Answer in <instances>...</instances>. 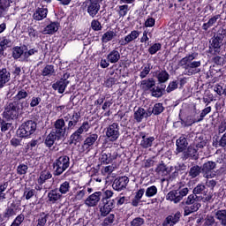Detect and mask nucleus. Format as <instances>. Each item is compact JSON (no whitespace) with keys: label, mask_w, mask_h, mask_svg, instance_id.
Wrapping results in <instances>:
<instances>
[{"label":"nucleus","mask_w":226,"mask_h":226,"mask_svg":"<svg viewBox=\"0 0 226 226\" xmlns=\"http://www.w3.org/2000/svg\"><path fill=\"white\" fill-rule=\"evenodd\" d=\"M79 121H80V111H73L72 114H67L62 118H57L51 132L63 139L66 137V133L75 130Z\"/></svg>","instance_id":"1"},{"label":"nucleus","mask_w":226,"mask_h":226,"mask_svg":"<svg viewBox=\"0 0 226 226\" xmlns=\"http://www.w3.org/2000/svg\"><path fill=\"white\" fill-rule=\"evenodd\" d=\"M167 86L165 84H162L156 87V80L153 78H148L147 79H143L140 81V89L144 91V93L151 94L153 98H162L165 94V89Z\"/></svg>","instance_id":"2"},{"label":"nucleus","mask_w":226,"mask_h":226,"mask_svg":"<svg viewBox=\"0 0 226 226\" xmlns=\"http://www.w3.org/2000/svg\"><path fill=\"white\" fill-rule=\"evenodd\" d=\"M226 43V28L220 26L210 40L209 52L216 56L222 52V46Z\"/></svg>","instance_id":"3"},{"label":"nucleus","mask_w":226,"mask_h":226,"mask_svg":"<svg viewBox=\"0 0 226 226\" xmlns=\"http://www.w3.org/2000/svg\"><path fill=\"white\" fill-rule=\"evenodd\" d=\"M21 206L22 200L19 199L13 200L11 203L9 202L3 213H0V225H6L11 218L17 216V213L22 209Z\"/></svg>","instance_id":"4"},{"label":"nucleus","mask_w":226,"mask_h":226,"mask_svg":"<svg viewBox=\"0 0 226 226\" xmlns=\"http://www.w3.org/2000/svg\"><path fill=\"white\" fill-rule=\"evenodd\" d=\"M195 57H197V55H195V53H192L187 55L179 61L180 66H183V68H185L187 75L189 76L195 75V73H199V72H200L199 68H200L201 63L200 61H193Z\"/></svg>","instance_id":"5"},{"label":"nucleus","mask_w":226,"mask_h":226,"mask_svg":"<svg viewBox=\"0 0 226 226\" xmlns=\"http://www.w3.org/2000/svg\"><path fill=\"white\" fill-rule=\"evenodd\" d=\"M38 128V124L34 120H26L19 125L16 131V135L19 139H31L32 135H34Z\"/></svg>","instance_id":"6"},{"label":"nucleus","mask_w":226,"mask_h":226,"mask_svg":"<svg viewBox=\"0 0 226 226\" xmlns=\"http://www.w3.org/2000/svg\"><path fill=\"white\" fill-rule=\"evenodd\" d=\"M24 108H21L17 102L12 101L7 102L4 106L2 117L4 119H5V121H15V119H19L20 110H22Z\"/></svg>","instance_id":"7"},{"label":"nucleus","mask_w":226,"mask_h":226,"mask_svg":"<svg viewBox=\"0 0 226 226\" xmlns=\"http://www.w3.org/2000/svg\"><path fill=\"white\" fill-rule=\"evenodd\" d=\"M200 200V196H196L193 192L190 194L186 199L183 200V204L185 205L184 207V216H190L192 213H197L201 207V204L199 202Z\"/></svg>","instance_id":"8"},{"label":"nucleus","mask_w":226,"mask_h":226,"mask_svg":"<svg viewBox=\"0 0 226 226\" xmlns=\"http://www.w3.org/2000/svg\"><path fill=\"white\" fill-rule=\"evenodd\" d=\"M70 168V156L61 155L53 162L54 176H61Z\"/></svg>","instance_id":"9"},{"label":"nucleus","mask_w":226,"mask_h":226,"mask_svg":"<svg viewBox=\"0 0 226 226\" xmlns=\"http://www.w3.org/2000/svg\"><path fill=\"white\" fill-rule=\"evenodd\" d=\"M188 192H190L188 187L170 191L166 195V200H170V202L174 204H179L180 200L188 195Z\"/></svg>","instance_id":"10"},{"label":"nucleus","mask_w":226,"mask_h":226,"mask_svg":"<svg viewBox=\"0 0 226 226\" xmlns=\"http://www.w3.org/2000/svg\"><path fill=\"white\" fill-rule=\"evenodd\" d=\"M102 3H103V0H85L83 4L89 17L94 19L98 15L100 8H102Z\"/></svg>","instance_id":"11"},{"label":"nucleus","mask_w":226,"mask_h":226,"mask_svg":"<svg viewBox=\"0 0 226 226\" xmlns=\"http://www.w3.org/2000/svg\"><path fill=\"white\" fill-rule=\"evenodd\" d=\"M216 162L213 161H207L204 162L201 166V174L203 177L207 179H213L216 177Z\"/></svg>","instance_id":"12"},{"label":"nucleus","mask_w":226,"mask_h":226,"mask_svg":"<svg viewBox=\"0 0 226 226\" xmlns=\"http://www.w3.org/2000/svg\"><path fill=\"white\" fill-rule=\"evenodd\" d=\"M119 130L120 127L117 123H113L105 128V135L109 142H116V140L119 139V136L121 135Z\"/></svg>","instance_id":"13"},{"label":"nucleus","mask_w":226,"mask_h":226,"mask_svg":"<svg viewBox=\"0 0 226 226\" xmlns=\"http://www.w3.org/2000/svg\"><path fill=\"white\" fill-rule=\"evenodd\" d=\"M182 161L186 162V160H199V150L195 147V145L190 144L185 151L182 154Z\"/></svg>","instance_id":"14"},{"label":"nucleus","mask_w":226,"mask_h":226,"mask_svg":"<svg viewBox=\"0 0 226 226\" xmlns=\"http://www.w3.org/2000/svg\"><path fill=\"white\" fill-rule=\"evenodd\" d=\"M101 216H107L110 215V211L116 207V200H102V203L99 205Z\"/></svg>","instance_id":"15"},{"label":"nucleus","mask_w":226,"mask_h":226,"mask_svg":"<svg viewBox=\"0 0 226 226\" xmlns=\"http://www.w3.org/2000/svg\"><path fill=\"white\" fill-rule=\"evenodd\" d=\"M139 139H141L139 146L142 149H149V147H153V142L156 140L154 136H149V133L146 132H139Z\"/></svg>","instance_id":"16"},{"label":"nucleus","mask_w":226,"mask_h":226,"mask_svg":"<svg viewBox=\"0 0 226 226\" xmlns=\"http://www.w3.org/2000/svg\"><path fill=\"white\" fill-rule=\"evenodd\" d=\"M183 215L179 212L177 211L175 214L168 215L165 220L162 222V226H174L177 225V223H179L181 222Z\"/></svg>","instance_id":"17"},{"label":"nucleus","mask_w":226,"mask_h":226,"mask_svg":"<svg viewBox=\"0 0 226 226\" xmlns=\"http://www.w3.org/2000/svg\"><path fill=\"white\" fill-rule=\"evenodd\" d=\"M128 183H130V179L128 178V177H119L118 178H116L113 182V190H116L117 192H121L122 190H124L126 188Z\"/></svg>","instance_id":"18"},{"label":"nucleus","mask_w":226,"mask_h":226,"mask_svg":"<svg viewBox=\"0 0 226 226\" xmlns=\"http://www.w3.org/2000/svg\"><path fill=\"white\" fill-rule=\"evenodd\" d=\"M176 146L177 148L175 150L176 154H179L186 151L188 147V139L185 137V135H181L177 140H176Z\"/></svg>","instance_id":"19"},{"label":"nucleus","mask_w":226,"mask_h":226,"mask_svg":"<svg viewBox=\"0 0 226 226\" xmlns=\"http://www.w3.org/2000/svg\"><path fill=\"white\" fill-rule=\"evenodd\" d=\"M96 140H98V134L96 133H89L86 137L85 140L83 141V149L85 151H89L92 149L93 146L96 144Z\"/></svg>","instance_id":"20"},{"label":"nucleus","mask_w":226,"mask_h":226,"mask_svg":"<svg viewBox=\"0 0 226 226\" xmlns=\"http://www.w3.org/2000/svg\"><path fill=\"white\" fill-rule=\"evenodd\" d=\"M59 22L58 21H49V23L43 28V34H56L59 31Z\"/></svg>","instance_id":"21"},{"label":"nucleus","mask_w":226,"mask_h":226,"mask_svg":"<svg viewBox=\"0 0 226 226\" xmlns=\"http://www.w3.org/2000/svg\"><path fill=\"white\" fill-rule=\"evenodd\" d=\"M49 15V9L45 6L38 7L33 14L34 20H43Z\"/></svg>","instance_id":"22"},{"label":"nucleus","mask_w":226,"mask_h":226,"mask_svg":"<svg viewBox=\"0 0 226 226\" xmlns=\"http://www.w3.org/2000/svg\"><path fill=\"white\" fill-rule=\"evenodd\" d=\"M11 80V74L9 72L8 69H0V89H3L8 82Z\"/></svg>","instance_id":"23"},{"label":"nucleus","mask_w":226,"mask_h":226,"mask_svg":"<svg viewBox=\"0 0 226 226\" xmlns=\"http://www.w3.org/2000/svg\"><path fill=\"white\" fill-rule=\"evenodd\" d=\"M102 192H95L92 195H90L87 200H85V204L87 206H89V207H94L98 202H100V200L102 199Z\"/></svg>","instance_id":"24"},{"label":"nucleus","mask_w":226,"mask_h":226,"mask_svg":"<svg viewBox=\"0 0 226 226\" xmlns=\"http://www.w3.org/2000/svg\"><path fill=\"white\" fill-rule=\"evenodd\" d=\"M149 116H151V113L148 114L147 112H146V109L144 108L139 107L138 109L134 111L133 119L136 123H142L144 118H147L149 117Z\"/></svg>","instance_id":"25"},{"label":"nucleus","mask_w":226,"mask_h":226,"mask_svg":"<svg viewBox=\"0 0 226 226\" xmlns=\"http://www.w3.org/2000/svg\"><path fill=\"white\" fill-rule=\"evenodd\" d=\"M27 96H29V93L26 92V89L21 88L20 90L18 91L17 94L13 97V101L12 102H16L17 103H19V105L21 108H24V100H26L27 98Z\"/></svg>","instance_id":"26"},{"label":"nucleus","mask_w":226,"mask_h":226,"mask_svg":"<svg viewBox=\"0 0 226 226\" xmlns=\"http://www.w3.org/2000/svg\"><path fill=\"white\" fill-rule=\"evenodd\" d=\"M62 197L63 195L61 192H57V189L50 190L48 192V202H49V204H56L61 200Z\"/></svg>","instance_id":"27"},{"label":"nucleus","mask_w":226,"mask_h":226,"mask_svg":"<svg viewBox=\"0 0 226 226\" xmlns=\"http://www.w3.org/2000/svg\"><path fill=\"white\" fill-rule=\"evenodd\" d=\"M56 140H63L57 134L52 132V131L49 132V134L46 137L44 140V145L46 147H52L54 144H56Z\"/></svg>","instance_id":"28"},{"label":"nucleus","mask_w":226,"mask_h":226,"mask_svg":"<svg viewBox=\"0 0 226 226\" xmlns=\"http://www.w3.org/2000/svg\"><path fill=\"white\" fill-rule=\"evenodd\" d=\"M220 19H222V15H220V14L212 16L210 19H208V21L207 23H204L201 26V29L203 31H208L210 29V27H213V26H215L216 24V22H218V20H220Z\"/></svg>","instance_id":"29"},{"label":"nucleus","mask_w":226,"mask_h":226,"mask_svg":"<svg viewBox=\"0 0 226 226\" xmlns=\"http://www.w3.org/2000/svg\"><path fill=\"white\" fill-rule=\"evenodd\" d=\"M68 82L59 79L52 85V88L54 91H57L59 94H63V93H64L66 90V87H68Z\"/></svg>","instance_id":"30"},{"label":"nucleus","mask_w":226,"mask_h":226,"mask_svg":"<svg viewBox=\"0 0 226 226\" xmlns=\"http://www.w3.org/2000/svg\"><path fill=\"white\" fill-rule=\"evenodd\" d=\"M155 75L160 86H162V84H165V82L170 79V75L166 70L157 71Z\"/></svg>","instance_id":"31"},{"label":"nucleus","mask_w":226,"mask_h":226,"mask_svg":"<svg viewBox=\"0 0 226 226\" xmlns=\"http://www.w3.org/2000/svg\"><path fill=\"white\" fill-rule=\"evenodd\" d=\"M52 177V173L49 170H42L40 173V176L37 179V183L38 185H40V186H42L43 185H45V183H47V181H49V179H51Z\"/></svg>","instance_id":"32"},{"label":"nucleus","mask_w":226,"mask_h":226,"mask_svg":"<svg viewBox=\"0 0 226 226\" xmlns=\"http://www.w3.org/2000/svg\"><path fill=\"white\" fill-rule=\"evenodd\" d=\"M107 59L111 64H116L121 59V54H119L117 49H113L107 55Z\"/></svg>","instance_id":"33"},{"label":"nucleus","mask_w":226,"mask_h":226,"mask_svg":"<svg viewBox=\"0 0 226 226\" xmlns=\"http://www.w3.org/2000/svg\"><path fill=\"white\" fill-rule=\"evenodd\" d=\"M117 36V34L112 30H109L106 33H104L101 38V41L102 43H109V41H112L114 38Z\"/></svg>","instance_id":"34"},{"label":"nucleus","mask_w":226,"mask_h":226,"mask_svg":"<svg viewBox=\"0 0 226 226\" xmlns=\"http://www.w3.org/2000/svg\"><path fill=\"white\" fill-rule=\"evenodd\" d=\"M116 160V156H112L110 153H102L100 158L102 165H109V163H112Z\"/></svg>","instance_id":"35"},{"label":"nucleus","mask_w":226,"mask_h":226,"mask_svg":"<svg viewBox=\"0 0 226 226\" xmlns=\"http://www.w3.org/2000/svg\"><path fill=\"white\" fill-rule=\"evenodd\" d=\"M215 218L222 226H226V209H219L215 212Z\"/></svg>","instance_id":"36"},{"label":"nucleus","mask_w":226,"mask_h":226,"mask_svg":"<svg viewBox=\"0 0 226 226\" xmlns=\"http://www.w3.org/2000/svg\"><path fill=\"white\" fill-rule=\"evenodd\" d=\"M200 173H202V168L199 165H194L190 168L189 170V177H192V179H195V177H199L200 176Z\"/></svg>","instance_id":"37"},{"label":"nucleus","mask_w":226,"mask_h":226,"mask_svg":"<svg viewBox=\"0 0 226 226\" xmlns=\"http://www.w3.org/2000/svg\"><path fill=\"white\" fill-rule=\"evenodd\" d=\"M211 112V106H207L204 109H202L201 113L200 114L199 117L196 118L192 119L191 124H193L195 123H200L201 121H204V117L207 116Z\"/></svg>","instance_id":"38"},{"label":"nucleus","mask_w":226,"mask_h":226,"mask_svg":"<svg viewBox=\"0 0 226 226\" xmlns=\"http://www.w3.org/2000/svg\"><path fill=\"white\" fill-rule=\"evenodd\" d=\"M56 73V69L54 65L47 64L41 71L42 77H52Z\"/></svg>","instance_id":"39"},{"label":"nucleus","mask_w":226,"mask_h":226,"mask_svg":"<svg viewBox=\"0 0 226 226\" xmlns=\"http://www.w3.org/2000/svg\"><path fill=\"white\" fill-rule=\"evenodd\" d=\"M82 140V133L79 132L77 129L71 136H70V144H77Z\"/></svg>","instance_id":"40"},{"label":"nucleus","mask_w":226,"mask_h":226,"mask_svg":"<svg viewBox=\"0 0 226 226\" xmlns=\"http://www.w3.org/2000/svg\"><path fill=\"white\" fill-rule=\"evenodd\" d=\"M47 220H49V214H45V212H41L39 215V218L36 220L35 226H45L47 225Z\"/></svg>","instance_id":"41"},{"label":"nucleus","mask_w":226,"mask_h":226,"mask_svg":"<svg viewBox=\"0 0 226 226\" xmlns=\"http://www.w3.org/2000/svg\"><path fill=\"white\" fill-rule=\"evenodd\" d=\"M192 193L196 196L207 193V187H206L203 184H198L197 186L192 190Z\"/></svg>","instance_id":"42"},{"label":"nucleus","mask_w":226,"mask_h":226,"mask_svg":"<svg viewBox=\"0 0 226 226\" xmlns=\"http://www.w3.org/2000/svg\"><path fill=\"white\" fill-rule=\"evenodd\" d=\"M72 186L70 185V181H64L63 182L59 188H58V192L62 194V195H66V193H68L71 190Z\"/></svg>","instance_id":"43"},{"label":"nucleus","mask_w":226,"mask_h":226,"mask_svg":"<svg viewBox=\"0 0 226 226\" xmlns=\"http://www.w3.org/2000/svg\"><path fill=\"white\" fill-rule=\"evenodd\" d=\"M117 11L119 17H126V15H128V11H130V7L128 4L118 5L117 7Z\"/></svg>","instance_id":"44"},{"label":"nucleus","mask_w":226,"mask_h":226,"mask_svg":"<svg viewBox=\"0 0 226 226\" xmlns=\"http://www.w3.org/2000/svg\"><path fill=\"white\" fill-rule=\"evenodd\" d=\"M163 110H165V107H163V103L157 102L153 107L152 114H154V116H160V114H162Z\"/></svg>","instance_id":"45"},{"label":"nucleus","mask_w":226,"mask_h":226,"mask_svg":"<svg viewBox=\"0 0 226 226\" xmlns=\"http://www.w3.org/2000/svg\"><path fill=\"white\" fill-rule=\"evenodd\" d=\"M159 50H162V43L155 42L148 48L147 52L150 56H154Z\"/></svg>","instance_id":"46"},{"label":"nucleus","mask_w":226,"mask_h":226,"mask_svg":"<svg viewBox=\"0 0 226 226\" xmlns=\"http://www.w3.org/2000/svg\"><path fill=\"white\" fill-rule=\"evenodd\" d=\"M25 52L22 51V48H20L19 46H15L12 49V57L13 59H20V57H22V56H24Z\"/></svg>","instance_id":"47"},{"label":"nucleus","mask_w":226,"mask_h":226,"mask_svg":"<svg viewBox=\"0 0 226 226\" xmlns=\"http://www.w3.org/2000/svg\"><path fill=\"white\" fill-rule=\"evenodd\" d=\"M25 220L26 216L24 215V214H19L15 217L10 226H20L22 225V223H24Z\"/></svg>","instance_id":"48"},{"label":"nucleus","mask_w":226,"mask_h":226,"mask_svg":"<svg viewBox=\"0 0 226 226\" xmlns=\"http://www.w3.org/2000/svg\"><path fill=\"white\" fill-rule=\"evenodd\" d=\"M156 193H158V188L156 187V185H151L147 187L145 192V195L147 198L154 197Z\"/></svg>","instance_id":"49"},{"label":"nucleus","mask_w":226,"mask_h":226,"mask_svg":"<svg viewBox=\"0 0 226 226\" xmlns=\"http://www.w3.org/2000/svg\"><path fill=\"white\" fill-rule=\"evenodd\" d=\"M16 170L18 176H26L27 170H29V167L26 164L19 163Z\"/></svg>","instance_id":"50"},{"label":"nucleus","mask_w":226,"mask_h":226,"mask_svg":"<svg viewBox=\"0 0 226 226\" xmlns=\"http://www.w3.org/2000/svg\"><path fill=\"white\" fill-rule=\"evenodd\" d=\"M11 127V124L7 123L4 117L2 118L0 117V129L2 133H6V132H8Z\"/></svg>","instance_id":"51"},{"label":"nucleus","mask_w":226,"mask_h":226,"mask_svg":"<svg viewBox=\"0 0 226 226\" xmlns=\"http://www.w3.org/2000/svg\"><path fill=\"white\" fill-rule=\"evenodd\" d=\"M206 140L201 138H198L195 139V141L192 143V145L195 146L196 149L199 151V149H204L206 147Z\"/></svg>","instance_id":"52"},{"label":"nucleus","mask_w":226,"mask_h":226,"mask_svg":"<svg viewBox=\"0 0 226 226\" xmlns=\"http://www.w3.org/2000/svg\"><path fill=\"white\" fill-rule=\"evenodd\" d=\"M144 223H146V220L140 216H138L130 222V226H142Z\"/></svg>","instance_id":"53"},{"label":"nucleus","mask_w":226,"mask_h":226,"mask_svg":"<svg viewBox=\"0 0 226 226\" xmlns=\"http://www.w3.org/2000/svg\"><path fill=\"white\" fill-rule=\"evenodd\" d=\"M114 220H116V215L114 214H110L103 220L102 226H112Z\"/></svg>","instance_id":"54"},{"label":"nucleus","mask_w":226,"mask_h":226,"mask_svg":"<svg viewBox=\"0 0 226 226\" xmlns=\"http://www.w3.org/2000/svg\"><path fill=\"white\" fill-rule=\"evenodd\" d=\"M91 129V124H89L88 121H84L82 124L78 128L79 132L81 133H87Z\"/></svg>","instance_id":"55"},{"label":"nucleus","mask_w":226,"mask_h":226,"mask_svg":"<svg viewBox=\"0 0 226 226\" xmlns=\"http://www.w3.org/2000/svg\"><path fill=\"white\" fill-rule=\"evenodd\" d=\"M35 193L36 191L34 189L26 188L24 191V197L26 200H29L30 199H33V197H34Z\"/></svg>","instance_id":"56"},{"label":"nucleus","mask_w":226,"mask_h":226,"mask_svg":"<svg viewBox=\"0 0 226 226\" xmlns=\"http://www.w3.org/2000/svg\"><path fill=\"white\" fill-rule=\"evenodd\" d=\"M132 39L130 36V34L125 35L124 37H122L119 41L118 43L121 47H126V45H128V43H132Z\"/></svg>","instance_id":"57"},{"label":"nucleus","mask_w":226,"mask_h":226,"mask_svg":"<svg viewBox=\"0 0 226 226\" xmlns=\"http://www.w3.org/2000/svg\"><path fill=\"white\" fill-rule=\"evenodd\" d=\"M91 27H92L93 31H102V29H103L102 23L99 22L98 19H93L91 21Z\"/></svg>","instance_id":"58"},{"label":"nucleus","mask_w":226,"mask_h":226,"mask_svg":"<svg viewBox=\"0 0 226 226\" xmlns=\"http://www.w3.org/2000/svg\"><path fill=\"white\" fill-rule=\"evenodd\" d=\"M12 42L10 39H7L6 37H4L3 40L0 41V47L6 50V49L11 47Z\"/></svg>","instance_id":"59"},{"label":"nucleus","mask_w":226,"mask_h":226,"mask_svg":"<svg viewBox=\"0 0 226 226\" xmlns=\"http://www.w3.org/2000/svg\"><path fill=\"white\" fill-rule=\"evenodd\" d=\"M177 86H179V82H177V80L170 81L166 88V93H172V91H176V89H177Z\"/></svg>","instance_id":"60"},{"label":"nucleus","mask_w":226,"mask_h":226,"mask_svg":"<svg viewBox=\"0 0 226 226\" xmlns=\"http://www.w3.org/2000/svg\"><path fill=\"white\" fill-rule=\"evenodd\" d=\"M10 8V0H0V13H4Z\"/></svg>","instance_id":"61"},{"label":"nucleus","mask_w":226,"mask_h":226,"mask_svg":"<svg viewBox=\"0 0 226 226\" xmlns=\"http://www.w3.org/2000/svg\"><path fill=\"white\" fill-rule=\"evenodd\" d=\"M212 61L213 63H215V64H217L219 66H223V64H225V58L218 55H215V56L212 58Z\"/></svg>","instance_id":"62"},{"label":"nucleus","mask_w":226,"mask_h":226,"mask_svg":"<svg viewBox=\"0 0 226 226\" xmlns=\"http://www.w3.org/2000/svg\"><path fill=\"white\" fill-rule=\"evenodd\" d=\"M155 170L158 174H162V176H167V174H169V171H167V166L164 163L159 164Z\"/></svg>","instance_id":"63"},{"label":"nucleus","mask_w":226,"mask_h":226,"mask_svg":"<svg viewBox=\"0 0 226 226\" xmlns=\"http://www.w3.org/2000/svg\"><path fill=\"white\" fill-rule=\"evenodd\" d=\"M215 225V216L213 215H207L205 218L204 226H213Z\"/></svg>","instance_id":"64"}]
</instances>
